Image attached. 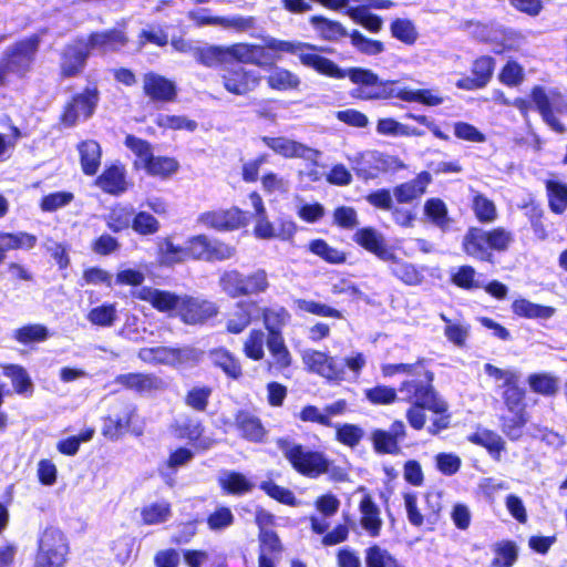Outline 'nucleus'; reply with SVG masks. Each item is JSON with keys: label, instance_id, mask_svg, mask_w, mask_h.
Listing matches in <instances>:
<instances>
[{"label": "nucleus", "instance_id": "338daca9", "mask_svg": "<svg viewBox=\"0 0 567 567\" xmlns=\"http://www.w3.org/2000/svg\"><path fill=\"white\" fill-rule=\"evenodd\" d=\"M364 437L363 429L353 423H342L336 425L334 439L340 444L350 449L357 447Z\"/></svg>", "mask_w": 567, "mask_h": 567}, {"label": "nucleus", "instance_id": "f03ea898", "mask_svg": "<svg viewBox=\"0 0 567 567\" xmlns=\"http://www.w3.org/2000/svg\"><path fill=\"white\" fill-rule=\"evenodd\" d=\"M225 48L228 63L236 62L257 66L272 65L276 60L281 59L282 54L286 53L297 55L302 65L312 69L326 78L332 79L333 75H339L340 73L337 70V63L316 53V51L330 52L331 50L319 48L308 42L268 37L265 39L264 44L236 42Z\"/></svg>", "mask_w": 567, "mask_h": 567}, {"label": "nucleus", "instance_id": "6e6552de", "mask_svg": "<svg viewBox=\"0 0 567 567\" xmlns=\"http://www.w3.org/2000/svg\"><path fill=\"white\" fill-rule=\"evenodd\" d=\"M276 445L290 466L305 477L318 478L330 471L332 462L321 451L309 450L301 443L291 442L286 437L277 439Z\"/></svg>", "mask_w": 567, "mask_h": 567}, {"label": "nucleus", "instance_id": "3c124183", "mask_svg": "<svg viewBox=\"0 0 567 567\" xmlns=\"http://www.w3.org/2000/svg\"><path fill=\"white\" fill-rule=\"evenodd\" d=\"M377 133L383 136L419 137L424 134L415 127L402 124L393 117H381L377 121Z\"/></svg>", "mask_w": 567, "mask_h": 567}, {"label": "nucleus", "instance_id": "6ab92c4d", "mask_svg": "<svg viewBox=\"0 0 567 567\" xmlns=\"http://www.w3.org/2000/svg\"><path fill=\"white\" fill-rule=\"evenodd\" d=\"M114 382L137 394H154L166 391L167 382L153 372H128L115 377Z\"/></svg>", "mask_w": 567, "mask_h": 567}, {"label": "nucleus", "instance_id": "bb28decb", "mask_svg": "<svg viewBox=\"0 0 567 567\" xmlns=\"http://www.w3.org/2000/svg\"><path fill=\"white\" fill-rule=\"evenodd\" d=\"M208 354L213 367L220 370L228 380L238 381L244 377L240 359L227 348H214Z\"/></svg>", "mask_w": 567, "mask_h": 567}, {"label": "nucleus", "instance_id": "2f4dec72", "mask_svg": "<svg viewBox=\"0 0 567 567\" xmlns=\"http://www.w3.org/2000/svg\"><path fill=\"white\" fill-rule=\"evenodd\" d=\"M35 235L27 231H0V265L6 260L10 250H30L37 246Z\"/></svg>", "mask_w": 567, "mask_h": 567}, {"label": "nucleus", "instance_id": "20e7f679", "mask_svg": "<svg viewBox=\"0 0 567 567\" xmlns=\"http://www.w3.org/2000/svg\"><path fill=\"white\" fill-rule=\"evenodd\" d=\"M339 75H333L332 79L341 80L346 76L357 84L351 95L354 99L362 101H382L400 99L404 102H416L425 106H437L443 103L444 99L434 94L430 89L412 90L409 87H399L396 80H381L377 73L370 69L352 66L349 69H341L337 64Z\"/></svg>", "mask_w": 567, "mask_h": 567}, {"label": "nucleus", "instance_id": "a19ab883", "mask_svg": "<svg viewBox=\"0 0 567 567\" xmlns=\"http://www.w3.org/2000/svg\"><path fill=\"white\" fill-rule=\"evenodd\" d=\"M544 184L550 212L563 215L567 209V184L556 179H546Z\"/></svg>", "mask_w": 567, "mask_h": 567}, {"label": "nucleus", "instance_id": "8fccbe9b", "mask_svg": "<svg viewBox=\"0 0 567 567\" xmlns=\"http://www.w3.org/2000/svg\"><path fill=\"white\" fill-rule=\"evenodd\" d=\"M492 567H513L518 559V547L514 540L503 539L493 545Z\"/></svg>", "mask_w": 567, "mask_h": 567}, {"label": "nucleus", "instance_id": "0e129e2a", "mask_svg": "<svg viewBox=\"0 0 567 567\" xmlns=\"http://www.w3.org/2000/svg\"><path fill=\"white\" fill-rule=\"evenodd\" d=\"M132 229L138 236L148 237L159 231L161 223L150 212L138 210L134 214Z\"/></svg>", "mask_w": 567, "mask_h": 567}, {"label": "nucleus", "instance_id": "de8ad7c7", "mask_svg": "<svg viewBox=\"0 0 567 567\" xmlns=\"http://www.w3.org/2000/svg\"><path fill=\"white\" fill-rule=\"evenodd\" d=\"M308 251L330 265H341L347 261V252L334 248L322 238H316L308 243Z\"/></svg>", "mask_w": 567, "mask_h": 567}, {"label": "nucleus", "instance_id": "680f3d73", "mask_svg": "<svg viewBox=\"0 0 567 567\" xmlns=\"http://www.w3.org/2000/svg\"><path fill=\"white\" fill-rule=\"evenodd\" d=\"M200 523L202 519L197 516L177 522L175 524L176 532L169 538L171 544L176 546L189 544L197 535Z\"/></svg>", "mask_w": 567, "mask_h": 567}, {"label": "nucleus", "instance_id": "4468645a", "mask_svg": "<svg viewBox=\"0 0 567 567\" xmlns=\"http://www.w3.org/2000/svg\"><path fill=\"white\" fill-rule=\"evenodd\" d=\"M91 52L83 37H76L65 43L59 54V79L63 81L82 75Z\"/></svg>", "mask_w": 567, "mask_h": 567}, {"label": "nucleus", "instance_id": "f257e3e1", "mask_svg": "<svg viewBox=\"0 0 567 567\" xmlns=\"http://www.w3.org/2000/svg\"><path fill=\"white\" fill-rule=\"evenodd\" d=\"M381 373L384 378L404 375L398 386L399 401L409 404L405 417L413 430L424 429L427 411L436 415L427 427L431 435H437L450 427V405L436 390L435 374L426 367L424 358H419L413 363H384L381 365Z\"/></svg>", "mask_w": 567, "mask_h": 567}, {"label": "nucleus", "instance_id": "39448f33", "mask_svg": "<svg viewBox=\"0 0 567 567\" xmlns=\"http://www.w3.org/2000/svg\"><path fill=\"white\" fill-rule=\"evenodd\" d=\"M511 104L524 118L528 117L532 110H536L543 122L555 133L564 134L567 130L557 117L567 116V95L558 89L547 90L543 85H534L529 91V99L515 97Z\"/></svg>", "mask_w": 567, "mask_h": 567}, {"label": "nucleus", "instance_id": "13d9d810", "mask_svg": "<svg viewBox=\"0 0 567 567\" xmlns=\"http://www.w3.org/2000/svg\"><path fill=\"white\" fill-rule=\"evenodd\" d=\"M520 208L523 209L525 217L528 219L535 235L539 239H546L548 233L544 223L545 212L542 205L538 202L530 199L522 205Z\"/></svg>", "mask_w": 567, "mask_h": 567}, {"label": "nucleus", "instance_id": "603ef678", "mask_svg": "<svg viewBox=\"0 0 567 567\" xmlns=\"http://www.w3.org/2000/svg\"><path fill=\"white\" fill-rule=\"evenodd\" d=\"M143 525H158L172 516V504L168 501L154 502L141 508Z\"/></svg>", "mask_w": 567, "mask_h": 567}, {"label": "nucleus", "instance_id": "a211bd4d", "mask_svg": "<svg viewBox=\"0 0 567 567\" xmlns=\"http://www.w3.org/2000/svg\"><path fill=\"white\" fill-rule=\"evenodd\" d=\"M496 61L491 55H480L472 61L471 75H464L455 82V86L463 91L484 89L493 79Z\"/></svg>", "mask_w": 567, "mask_h": 567}, {"label": "nucleus", "instance_id": "ea45409f", "mask_svg": "<svg viewBox=\"0 0 567 567\" xmlns=\"http://www.w3.org/2000/svg\"><path fill=\"white\" fill-rule=\"evenodd\" d=\"M527 383L533 393L545 398H554L559 392V380L549 372L532 373Z\"/></svg>", "mask_w": 567, "mask_h": 567}, {"label": "nucleus", "instance_id": "58836bf2", "mask_svg": "<svg viewBox=\"0 0 567 567\" xmlns=\"http://www.w3.org/2000/svg\"><path fill=\"white\" fill-rule=\"evenodd\" d=\"M135 210L130 205L115 204L105 215L106 227L114 234L132 228Z\"/></svg>", "mask_w": 567, "mask_h": 567}, {"label": "nucleus", "instance_id": "a18cd8bd", "mask_svg": "<svg viewBox=\"0 0 567 567\" xmlns=\"http://www.w3.org/2000/svg\"><path fill=\"white\" fill-rule=\"evenodd\" d=\"M267 85L275 91H297L301 80L292 71L285 68H275L266 78Z\"/></svg>", "mask_w": 567, "mask_h": 567}, {"label": "nucleus", "instance_id": "f8f14e48", "mask_svg": "<svg viewBox=\"0 0 567 567\" xmlns=\"http://www.w3.org/2000/svg\"><path fill=\"white\" fill-rule=\"evenodd\" d=\"M185 246L188 261L221 262L237 255L235 245L206 234L189 236Z\"/></svg>", "mask_w": 567, "mask_h": 567}, {"label": "nucleus", "instance_id": "4d7b16f0", "mask_svg": "<svg viewBox=\"0 0 567 567\" xmlns=\"http://www.w3.org/2000/svg\"><path fill=\"white\" fill-rule=\"evenodd\" d=\"M50 337L49 330L41 323H28L12 333V338L20 344L40 343Z\"/></svg>", "mask_w": 567, "mask_h": 567}, {"label": "nucleus", "instance_id": "c85d7f7f", "mask_svg": "<svg viewBox=\"0 0 567 567\" xmlns=\"http://www.w3.org/2000/svg\"><path fill=\"white\" fill-rule=\"evenodd\" d=\"M432 183V175L422 171L413 179L401 183L393 188V195L399 204H408L425 194Z\"/></svg>", "mask_w": 567, "mask_h": 567}, {"label": "nucleus", "instance_id": "9d476101", "mask_svg": "<svg viewBox=\"0 0 567 567\" xmlns=\"http://www.w3.org/2000/svg\"><path fill=\"white\" fill-rule=\"evenodd\" d=\"M503 411L498 416L502 433L511 442L524 439L530 419L526 402V389L502 396Z\"/></svg>", "mask_w": 567, "mask_h": 567}, {"label": "nucleus", "instance_id": "7c9ffc66", "mask_svg": "<svg viewBox=\"0 0 567 567\" xmlns=\"http://www.w3.org/2000/svg\"><path fill=\"white\" fill-rule=\"evenodd\" d=\"M466 439L472 444L485 449L496 461L501 458V454L506 450V443L503 437L489 429L477 427L476 431L467 435Z\"/></svg>", "mask_w": 567, "mask_h": 567}, {"label": "nucleus", "instance_id": "423d86ee", "mask_svg": "<svg viewBox=\"0 0 567 567\" xmlns=\"http://www.w3.org/2000/svg\"><path fill=\"white\" fill-rule=\"evenodd\" d=\"M514 243V233L503 226L488 229L471 226L463 236L461 248L466 256L474 260L494 264L495 252H506Z\"/></svg>", "mask_w": 567, "mask_h": 567}, {"label": "nucleus", "instance_id": "ddd939ff", "mask_svg": "<svg viewBox=\"0 0 567 567\" xmlns=\"http://www.w3.org/2000/svg\"><path fill=\"white\" fill-rule=\"evenodd\" d=\"M100 101V91L96 85L85 86L81 92L74 93L63 104L58 123L63 128L74 127L80 118L89 120L95 113Z\"/></svg>", "mask_w": 567, "mask_h": 567}, {"label": "nucleus", "instance_id": "5fc2aeb1", "mask_svg": "<svg viewBox=\"0 0 567 567\" xmlns=\"http://www.w3.org/2000/svg\"><path fill=\"white\" fill-rule=\"evenodd\" d=\"M484 371L488 377L494 378L496 380L504 381L501 398L507 396V394H511L515 391L517 392V391H520L524 389L520 385L519 375L515 371H505L498 367H495L492 363H485Z\"/></svg>", "mask_w": 567, "mask_h": 567}, {"label": "nucleus", "instance_id": "49530a36", "mask_svg": "<svg viewBox=\"0 0 567 567\" xmlns=\"http://www.w3.org/2000/svg\"><path fill=\"white\" fill-rule=\"evenodd\" d=\"M124 145L136 156L133 167L145 169L154 155L152 144L147 140L128 134L124 138Z\"/></svg>", "mask_w": 567, "mask_h": 567}, {"label": "nucleus", "instance_id": "c756f323", "mask_svg": "<svg viewBox=\"0 0 567 567\" xmlns=\"http://www.w3.org/2000/svg\"><path fill=\"white\" fill-rule=\"evenodd\" d=\"M156 260L161 267H174L188 261L185 244H175L169 236L159 238L156 245Z\"/></svg>", "mask_w": 567, "mask_h": 567}, {"label": "nucleus", "instance_id": "473e14b6", "mask_svg": "<svg viewBox=\"0 0 567 567\" xmlns=\"http://www.w3.org/2000/svg\"><path fill=\"white\" fill-rule=\"evenodd\" d=\"M80 155L81 169L86 176H94L101 165L102 150L94 140H85L76 146Z\"/></svg>", "mask_w": 567, "mask_h": 567}, {"label": "nucleus", "instance_id": "052dcab7", "mask_svg": "<svg viewBox=\"0 0 567 567\" xmlns=\"http://www.w3.org/2000/svg\"><path fill=\"white\" fill-rule=\"evenodd\" d=\"M194 56L199 64L206 68H216L228 63L226 48L224 45H207L196 48Z\"/></svg>", "mask_w": 567, "mask_h": 567}, {"label": "nucleus", "instance_id": "bf43d9fd", "mask_svg": "<svg viewBox=\"0 0 567 567\" xmlns=\"http://www.w3.org/2000/svg\"><path fill=\"white\" fill-rule=\"evenodd\" d=\"M2 373L11 380L13 390L17 394L32 393L33 384L27 370L19 364H7Z\"/></svg>", "mask_w": 567, "mask_h": 567}, {"label": "nucleus", "instance_id": "412c9836", "mask_svg": "<svg viewBox=\"0 0 567 567\" xmlns=\"http://www.w3.org/2000/svg\"><path fill=\"white\" fill-rule=\"evenodd\" d=\"M224 89L234 95H246L252 92L261 82V76L254 70L241 65L227 69L221 74Z\"/></svg>", "mask_w": 567, "mask_h": 567}, {"label": "nucleus", "instance_id": "aec40b11", "mask_svg": "<svg viewBox=\"0 0 567 567\" xmlns=\"http://www.w3.org/2000/svg\"><path fill=\"white\" fill-rule=\"evenodd\" d=\"M406 437V429L401 420L391 423L389 430L374 429L370 434L373 451L377 454L399 455L400 443Z\"/></svg>", "mask_w": 567, "mask_h": 567}, {"label": "nucleus", "instance_id": "72a5a7b5", "mask_svg": "<svg viewBox=\"0 0 567 567\" xmlns=\"http://www.w3.org/2000/svg\"><path fill=\"white\" fill-rule=\"evenodd\" d=\"M203 352L193 347H166L164 348V357L162 365L179 368L183 365H195L202 360Z\"/></svg>", "mask_w": 567, "mask_h": 567}, {"label": "nucleus", "instance_id": "864d4df0", "mask_svg": "<svg viewBox=\"0 0 567 567\" xmlns=\"http://www.w3.org/2000/svg\"><path fill=\"white\" fill-rule=\"evenodd\" d=\"M218 285L220 290L231 299L244 297V274L238 269L224 270L218 278Z\"/></svg>", "mask_w": 567, "mask_h": 567}, {"label": "nucleus", "instance_id": "f704fd0d", "mask_svg": "<svg viewBox=\"0 0 567 567\" xmlns=\"http://www.w3.org/2000/svg\"><path fill=\"white\" fill-rule=\"evenodd\" d=\"M390 272L405 286H420L424 281L423 271L415 265L404 261L392 252Z\"/></svg>", "mask_w": 567, "mask_h": 567}, {"label": "nucleus", "instance_id": "37998d69", "mask_svg": "<svg viewBox=\"0 0 567 567\" xmlns=\"http://www.w3.org/2000/svg\"><path fill=\"white\" fill-rule=\"evenodd\" d=\"M309 22L322 40L338 41L348 35L346 28L339 21L323 16H312Z\"/></svg>", "mask_w": 567, "mask_h": 567}, {"label": "nucleus", "instance_id": "b1692460", "mask_svg": "<svg viewBox=\"0 0 567 567\" xmlns=\"http://www.w3.org/2000/svg\"><path fill=\"white\" fill-rule=\"evenodd\" d=\"M352 240L382 261L392 258V248L386 244L383 235L371 226L357 229Z\"/></svg>", "mask_w": 567, "mask_h": 567}, {"label": "nucleus", "instance_id": "2eb2a0df", "mask_svg": "<svg viewBox=\"0 0 567 567\" xmlns=\"http://www.w3.org/2000/svg\"><path fill=\"white\" fill-rule=\"evenodd\" d=\"M142 95L154 105L171 104L177 101L178 87L174 80L155 71H147L142 74Z\"/></svg>", "mask_w": 567, "mask_h": 567}, {"label": "nucleus", "instance_id": "79ce46f5", "mask_svg": "<svg viewBox=\"0 0 567 567\" xmlns=\"http://www.w3.org/2000/svg\"><path fill=\"white\" fill-rule=\"evenodd\" d=\"M218 485L224 494L233 496H243L254 488V484L243 473L236 471L219 477Z\"/></svg>", "mask_w": 567, "mask_h": 567}, {"label": "nucleus", "instance_id": "7ed1b4c3", "mask_svg": "<svg viewBox=\"0 0 567 567\" xmlns=\"http://www.w3.org/2000/svg\"><path fill=\"white\" fill-rule=\"evenodd\" d=\"M134 299L148 302L153 309L165 313L192 327H203L216 319L220 312L219 306L199 295L176 293L171 290L143 286L132 292Z\"/></svg>", "mask_w": 567, "mask_h": 567}, {"label": "nucleus", "instance_id": "e2e57ef3", "mask_svg": "<svg viewBox=\"0 0 567 567\" xmlns=\"http://www.w3.org/2000/svg\"><path fill=\"white\" fill-rule=\"evenodd\" d=\"M364 398L372 405H390L400 399L398 389L385 384L365 389Z\"/></svg>", "mask_w": 567, "mask_h": 567}, {"label": "nucleus", "instance_id": "dca6fc26", "mask_svg": "<svg viewBox=\"0 0 567 567\" xmlns=\"http://www.w3.org/2000/svg\"><path fill=\"white\" fill-rule=\"evenodd\" d=\"M197 224L217 231H234L248 224L247 213L237 206L200 213Z\"/></svg>", "mask_w": 567, "mask_h": 567}, {"label": "nucleus", "instance_id": "9b49d317", "mask_svg": "<svg viewBox=\"0 0 567 567\" xmlns=\"http://www.w3.org/2000/svg\"><path fill=\"white\" fill-rule=\"evenodd\" d=\"M69 553L64 533L55 526H47L39 535L31 567H65Z\"/></svg>", "mask_w": 567, "mask_h": 567}, {"label": "nucleus", "instance_id": "5701e85b", "mask_svg": "<svg viewBox=\"0 0 567 567\" xmlns=\"http://www.w3.org/2000/svg\"><path fill=\"white\" fill-rule=\"evenodd\" d=\"M95 185L105 194L120 196L127 192L130 183L126 178L125 165L116 162L106 165L96 177Z\"/></svg>", "mask_w": 567, "mask_h": 567}, {"label": "nucleus", "instance_id": "cd10ccee", "mask_svg": "<svg viewBox=\"0 0 567 567\" xmlns=\"http://www.w3.org/2000/svg\"><path fill=\"white\" fill-rule=\"evenodd\" d=\"M360 525L370 537H379L382 530L383 520L381 512L373 497L365 493L359 502Z\"/></svg>", "mask_w": 567, "mask_h": 567}, {"label": "nucleus", "instance_id": "4c0bfd02", "mask_svg": "<svg viewBox=\"0 0 567 567\" xmlns=\"http://www.w3.org/2000/svg\"><path fill=\"white\" fill-rule=\"evenodd\" d=\"M514 316L524 319H549L556 313V308L534 303L526 298H516L511 305Z\"/></svg>", "mask_w": 567, "mask_h": 567}, {"label": "nucleus", "instance_id": "09e8293b", "mask_svg": "<svg viewBox=\"0 0 567 567\" xmlns=\"http://www.w3.org/2000/svg\"><path fill=\"white\" fill-rule=\"evenodd\" d=\"M171 431L179 440L197 442L203 437L205 426L202 420L194 416H187L183 422L173 423L171 425Z\"/></svg>", "mask_w": 567, "mask_h": 567}, {"label": "nucleus", "instance_id": "1a4fd4ad", "mask_svg": "<svg viewBox=\"0 0 567 567\" xmlns=\"http://www.w3.org/2000/svg\"><path fill=\"white\" fill-rule=\"evenodd\" d=\"M45 33L47 30L42 29L39 33L19 39L4 51L0 60V66L8 76L12 74L20 80L28 76L37 60L42 41L41 35Z\"/></svg>", "mask_w": 567, "mask_h": 567}, {"label": "nucleus", "instance_id": "4be33fe9", "mask_svg": "<svg viewBox=\"0 0 567 567\" xmlns=\"http://www.w3.org/2000/svg\"><path fill=\"white\" fill-rule=\"evenodd\" d=\"M234 425L240 437L251 443H264L268 435L261 419L247 409L235 412Z\"/></svg>", "mask_w": 567, "mask_h": 567}, {"label": "nucleus", "instance_id": "a878e982", "mask_svg": "<svg viewBox=\"0 0 567 567\" xmlns=\"http://www.w3.org/2000/svg\"><path fill=\"white\" fill-rule=\"evenodd\" d=\"M255 301L239 300L236 301L229 312L225 317V331L229 334L243 333L252 322V308Z\"/></svg>", "mask_w": 567, "mask_h": 567}, {"label": "nucleus", "instance_id": "6e6d98bb", "mask_svg": "<svg viewBox=\"0 0 567 567\" xmlns=\"http://www.w3.org/2000/svg\"><path fill=\"white\" fill-rule=\"evenodd\" d=\"M424 215L432 224L443 230L449 227L451 221L447 206L443 199L439 197H431L425 200Z\"/></svg>", "mask_w": 567, "mask_h": 567}, {"label": "nucleus", "instance_id": "c9c22d12", "mask_svg": "<svg viewBox=\"0 0 567 567\" xmlns=\"http://www.w3.org/2000/svg\"><path fill=\"white\" fill-rule=\"evenodd\" d=\"M213 393L212 385L197 383L186 390L183 403L193 412L206 413L210 406Z\"/></svg>", "mask_w": 567, "mask_h": 567}, {"label": "nucleus", "instance_id": "393cba45", "mask_svg": "<svg viewBox=\"0 0 567 567\" xmlns=\"http://www.w3.org/2000/svg\"><path fill=\"white\" fill-rule=\"evenodd\" d=\"M85 41L91 51L97 49L103 52H118L128 44L130 39L124 28H111L90 32Z\"/></svg>", "mask_w": 567, "mask_h": 567}, {"label": "nucleus", "instance_id": "774afa93", "mask_svg": "<svg viewBox=\"0 0 567 567\" xmlns=\"http://www.w3.org/2000/svg\"><path fill=\"white\" fill-rule=\"evenodd\" d=\"M391 35L406 45H413L419 37L414 23L409 19L396 18L390 24Z\"/></svg>", "mask_w": 567, "mask_h": 567}, {"label": "nucleus", "instance_id": "69168bd1", "mask_svg": "<svg viewBox=\"0 0 567 567\" xmlns=\"http://www.w3.org/2000/svg\"><path fill=\"white\" fill-rule=\"evenodd\" d=\"M265 332L261 329H251L243 343V352L245 357L252 361L262 360L265 357Z\"/></svg>", "mask_w": 567, "mask_h": 567}, {"label": "nucleus", "instance_id": "c03bdc74", "mask_svg": "<svg viewBox=\"0 0 567 567\" xmlns=\"http://www.w3.org/2000/svg\"><path fill=\"white\" fill-rule=\"evenodd\" d=\"M471 209L476 220L481 224H493L498 217L495 203L480 192H475L472 195Z\"/></svg>", "mask_w": 567, "mask_h": 567}, {"label": "nucleus", "instance_id": "e433bc0d", "mask_svg": "<svg viewBox=\"0 0 567 567\" xmlns=\"http://www.w3.org/2000/svg\"><path fill=\"white\" fill-rule=\"evenodd\" d=\"M260 141L265 146L284 158L302 157L308 150L300 142L285 136H261Z\"/></svg>", "mask_w": 567, "mask_h": 567}, {"label": "nucleus", "instance_id": "f3484780", "mask_svg": "<svg viewBox=\"0 0 567 567\" xmlns=\"http://www.w3.org/2000/svg\"><path fill=\"white\" fill-rule=\"evenodd\" d=\"M136 416L137 406L132 403H123L120 413L103 417L102 435L112 442L120 440L128 431L135 436H141L142 429L131 430V424Z\"/></svg>", "mask_w": 567, "mask_h": 567}, {"label": "nucleus", "instance_id": "0eeeda50", "mask_svg": "<svg viewBox=\"0 0 567 567\" xmlns=\"http://www.w3.org/2000/svg\"><path fill=\"white\" fill-rule=\"evenodd\" d=\"M260 319L266 334V346L272 358L274 367L284 371L292 365V355L286 344L284 329L291 320L288 309L280 305L267 306L260 309Z\"/></svg>", "mask_w": 567, "mask_h": 567}]
</instances>
